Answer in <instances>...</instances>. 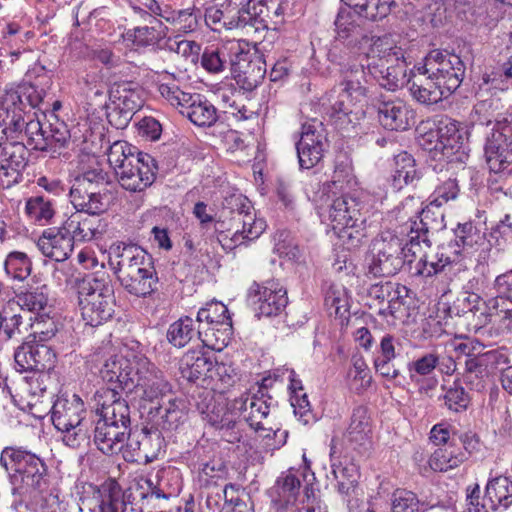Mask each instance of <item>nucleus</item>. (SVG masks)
Masks as SVG:
<instances>
[{"instance_id": "15", "label": "nucleus", "mask_w": 512, "mask_h": 512, "mask_svg": "<svg viewBox=\"0 0 512 512\" xmlns=\"http://www.w3.org/2000/svg\"><path fill=\"white\" fill-rule=\"evenodd\" d=\"M484 155L490 172L494 174H510L507 170L512 164V118L502 120L498 128H492L491 134L486 138Z\"/></svg>"}, {"instance_id": "6", "label": "nucleus", "mask_w": 512, "mask_h": 512, "mask_svg": "<svg viewBox=\"0 0 512 512\" xmlns=\"http://www.w3.org/2000/svg\"><path fill=\"white\" fill-rule=\"evenodd\" d=\"M366 204L359 198L343 194L333 200L329 209V219L334 233L347 245L357 248L367 238Z\"/></svg>"}, {"instance_id": "40", "label": "nucleus", "mask_w": 512, "mask_h": 512, "mask_svg": "<svg viewBox=\"0 0 512 512\" xmlns=\"http://www.w3.org/2000/svg\"><path fill=\"white\" fill-rule=\"evenodd\" d=\"M237 43L222 44L205 48L201 56V65L209 73L218 74L227 68L231 70Z\"/></svg>"}, {"instance_id": "1", "label": "nucleus", "mask_w": 512, "mask_h": 512, "mask_svg": "<svg viewBox=\"0 0 512 512\" xmlns=\"http://www.w3.org/2000/svg\"><path fill=\"white\" fill-rule=\"evenodd\" d=\"M335 25V42L341 43L350 49L360 50L363 45L370 43L372 48L375 40L380 37H370L367 31L358 23L356 15L347 8L339 10ZM383 38H389L384 36ZM371 49L365 53L366 63L351 65L342 71L341 81L334 87L332 93L335 98L328 110V116L332 124L338 130H348L349 127L359 121L360 114H363L361 106L368 97L370 76L367 70V55Z\"/></svg>"}, {"instance_id": "58", "label": "nucleus", "mask_w": 512, "mask_h": 512, "mask_svg": "<svg viewBox=\"0 0 512 512\" xmlns=\"http://www.w3.org/2000/svg\"><path fill=\"white\" fill-rule=\"evenodd\" d=\"M4 269L10 278L17 281H24L31 274L32 262L26 253L12 251L6 256Z\"/></svg>"}, {"instance_id": "48", "label": "nucleus", "mask_w": 512, "mask_h": 512, "mask_svg": "<svg viewBox=\"0 0 512 512\" xmlns=\"http://www.w3.org/2000/svg\"><path fill=\"white\" fill-rule=\"evenodd\" d=\"M195 321L189 317H181L170 324L167 331V340L174 347L182 348L186 346L196 335L199 339L202 337V330L199 326L195 328Z\"/></svg>"}, {"instance_id": "3", "label": "nucleus", "mask_w": 512, "mask_h": 512, "mask_svg": "<svg viewBox=\"0 0 512 512\" xmlns=\"http://www.w3.org/2000/svg\"><path fill=\"white\" fill-rule=\"evenodd\" d=\"M0 465L8 474L12 494L35 498L49 488V472L43 458L23 446L5 447Z\"/></svg>"}, {"instance_id": "30", "label": "nucleus", "mask_w": 512, "mask_h": 512, "mask_svg": "<svg viewBox=\"0 0 512 512\" xmlns=\"http://www.w3.org/2000/svg\"><path fill=\"white\" fill-rule=\"evenodd\" d=\"M75 242L70 233H65L64 224L58 228H47L37 240L40 252L50 259L63 262L69 258Z\"/></svg>"}, {"instance_id": "38", "label": "nucleus", "mask_w": 512, "mask_h": 512, "mask_svg": "<svg viewBox=\"0 0 512 512\" xmlns=\"http://www.w3.org/2000/svg\"><path fill=\"white\" fill-rule=\"evenodd\" d=\"M214 360L207 352L189 350L181 360L179 371L182 378L189 382L209 379Z\"/></svg>"}, {"instance_id": "28", "label": "nucleus", "mask_w": 512, "mask_h": 512, "mask_svg": "<svg viewBox=\"0 0 512 512\" xmlns=\"http://www.w3.org/2000/svg\"><path fill=\"white\" fill-rule=\"evenodd\" d=\"M377 113L380 124L391 131H405L415 124L414 109L401 99L380 100Z\"/></svg>"}, {"instance_id": "13", "label": "nucleus", "mask_w": 512, "mask_h": 512, "mask_svg": "<svg viewBox=\"0 0 512 512\" xmlns=\"http://www.w3.org/2000/svg\"><path fill=\"white\" fill-rule=\"evenodd\" d=\"M436 141L433 146L426 147L434 159L448 166L452 163H465L468 158V138L466 132L460 130L455 121L438 127Z\"/></svg>"}, {"instance_id": "18", "label": "nucleus", "mask_w": 512, "mask_h": 512, "mask_svg": "<svg viewBox=\"0 0 512 512\" xmlns=\"http://www.w3.org/2000/svg\"><path fill=\"white\" fill-rule=\"evenodd\" d=\"M29 156L27 146L21 141L0 142V181L3 188H11L23 181Z\"/></svg>"}, {"instance_id": "2", "label": "nucleus", "mask_w": 512, "mask_h": 512, "mask_svg": "<svg viewBox=\"0 0 512 512\" xmlns=\"http://www.w3.org/2000/svg\"><path fill=\"white\" fill-rule=\"evenodd\" d=\"M367 70L370 78L381 87L395 91L407 85L413 100L421 105L431 106L448 98L452 92H447L438 78L415 65L407 78V63L405 51L393 44L390 38H379L372 45L367 55Z\"/></svg>"}, {"instance_id": "53", "label": "nucleus", "mask_w": 512, "mask_h": 512, "mask_svg": "<svg viewBox=\"0 0 512 512\" xmlns=\"http://www.w3.org/2000/svg\"><path fill=\"white\" fill-rule=\"evenodd\" d=\"M155 409L156 413L160 414L161 421L158 424L163 430L177 429L185 418L184 402L176 398L169 399L165 405L158 403Z\"/></svg>"}, {"instance_id": "23", "label": "nucleus", "mask_w": 512, "mask_h": 512, "mask_svg": "<svg viewBox=\"0 0 512 512\" xmlns=\"http://www.w3.org/2000/svg\"><path fill=\"white\" fill-rule=\"evenodd\" d=\"M230 72L242 89L252 91L264 79L266 63L261 56L244 51L238 44Z\"/></svg>"}, {"instance_id": "25", "label": "nucleus", "mask_w": 512, "mask_h": 512, "mask_svg": "<svg viewBox=\"0 0 512 512\" xmlns=\"http://www.w3.org/2000/svg\"><path fill=\"white\" fill-rule=\"evenodd\" d=\"M204 21L211 30L220 32L222 29L245 28L251 22V17L249 11L238 8L235 1L225 0L220 5L206 8Z\"/></svg>"}, {"instance_id": "37", "label": "nucleus", "mask_w": 512, "mask_h": 512, "mask_svg": "<svg viewBox=\"0 0 512 512\" xmlns=\"http://www.w3.org/2000/svg\"><path fill=\"white\" fill-rule=\"evenodd\" d=\"M248 11L251 17L248 26L254 27L256 31L276 29L283 22L284 8L280 0H258L253 2Z\"/></svg>"}, {"instance_id": "33", "label": "nucleus", "mask_w": 512, "mask_h": 512, "mask_svg": "<svg viewBox=\"0 0 512 512\" xmlns=\"http://www.w3.org/2000/svg\"><path fill=\"white\" fill-rule=\"evenodd\" d=\"M99 216L76 211L63 222L65 233H70L74 242L97 239L102 235L104 228Z\"/></svg>"}, {"instance_id": "24", "label": "nucleus", "mask_w": 512, "mask_h": 512, "mask_svg": "<svg viewBox=\"0 0 512 512\" xmlns=\"http://www.w3.org/2000/svg\"><path fill=\"white\" fill-rule=\"evenodd\" d=\"M143 356H133L131 359L115 354L105 360L100 369V376L103 381L114 384L112 388H119L128 393L134 387V379L140 368V359Z\"/></svg>"}, {"instance_id": "39", "label": "nucleus", "mask_w": 512, "mask_h": 512, "mask_svg": "<svg viewBox=\"0 0 512 512\" xmlns=\"http://www.w3.org/2000/svg\"><path fill=\"white\" fill-rule=\"evenodd\" d=\"M180 113L199 127H210L218 119L216 107L203 95L194 93L187 98Z\"/></svg>"}, {"instance_id": "47", "label": "nucleus", "mask_w": 512, "mask_h": 512, "mask_svg": "<svg viewBox=\"0 0 512 512\" xmlns=\"http://www.w3.org/2000/svg\"><path fill=\"white\" fill-rule=\"evenodd\" d=\"M168 27L159 21L137 26L128 31V36L138 47H148L159 43L167 35Z\"/></svg>"}, {"instance_id": "11", "label": "nucleus", "mask_w": 512, "mask_h": 512, "mask_svg": "<svg viewBox=\"0 0 512 512\" xmlns=\"http://www.w3.org/2000/svg\"><path fill=\"white\" fill-rule=\"evenodd\" d=\"M143 90L133 81L116 82L109 90L111 111L107 113L109 123L117 129L126 128L134 114L143 106Z\"/></svg>"}, {"instance_id": "9", "label": "nucleus", "mask_w": 512, "mask_h": 512, "mask_svg": "<svg viewBox=\"0 0 512 512\" xmlns=\"http://www.w3.org/2000/svg\"><path fill=\"white\" fill-rule=\"evenodd\" d=\"M86 409L82 399L73 394L60 396L51 408V420L54 427L63 433V442L71 448H78L88 439L85 423Z\"/></svg>"}, {"instance_id": "4", "label": "nucleus", "mask_w": 512, "mask_h": 512, "mask_svg": "<svg viewBox=\"0 0 512 512\" xmlns=\"http://www.w3.org/2000/svg\"><path fill=\"white\" fill-rule=\"evenodd\" d=\"M107 156L117 182L124 190L142 192L154 183L158 165L150 154L126 141H116L109 147Z\"/></svg>"}, {"instance_id": "31", "label": "nucleus", "mask_w": 512, "mask_h": 512, "mask_svg": "<svg viewBox=\"0 0 512 512\" xmlns=\"http://www.w3.org/2000/svg\"><path fill=\"white\" fill-rule=\"evenodd\" d=\"M43 94L42 89H38L37 86L25 82L18 85L15 89L7 90L1 101V106L4 113L10 112V110L14 112L19 110L22 113L31 112L32 109L41 110Z\"/></svg>"}, {"instance_id": "12", "label": "nucleus", "mask_w": 512, "mask_h": 512, "mask_svg": "<svg viewBox=\"0 0 512 512\" xmlns=\"http://www.w3.org/2000/svg\"><path fill=\"white\" fill-rule=\"evenodd\" d=\"M225 208L230 209L234 234L232 241L242 244L244 240L257 239L265 230L266 222L258 218L250 200L241 195H231L225 199Z\"/></svg>"}, {"instance_id": "20", "label": "nucleus", "mask_w": 512, "mask_h": 512, "mask_svg": "<svg viewBox=\"0 0 512 512\" xmlns=\"http://www.w3.org/2000/svg\"><path fill=\"white\" fill-rule=\"evenodd\" d=\"M152 261V256L139 245L118 242L110 247L108 263L118 281L132 274L133 269L151 265Z\"/></svg>"}, {"instance_id": "63", "label": "nucleus", "mask_w": 512, "mask_h": 512, "mask_svg": "<svg viewBox=\"0 0 512 512\" xmlns=\"http://www.w3.org/2000/svg\"><path fill=\"white\" fill-rule=\"evenodd\" d=\"M82 91L89 105L101 107L106 104V85L98 76L84 77Z\"/></svg>"}, {"instance_id": "10", "label": "nucleus", "mask_w": 512, "mask_h": 512, "mask_svg": "<svg viewBox=\"0 0 512 512\" xmlns=\"http://www.w3.org/2000/svg\"><path fill=\"white\" fill-rule=\"evenodd\" d=\"M506 88L502 74L491 72L482 76L475 94L477 102L473 107L477 123L486 126L494 123L493 128H498L500 121L512 118V110L504 112V104L499 97V92Z\"/></svg>"}, {"instance_id": "41", "label": "nucleus", "mask_w": 512, "mask_h": 512, "mask_svg": "<svg viewBox=\"0 0 512 512\" xmlns=\"http://www.w3.org/2000/svg\"><path fill=\"white\" fill-rule=\"evenodd\" d=\"M466 460V452L454 443H449L437 448L429 457L428 464L433 471L446 472L460 466Z\"/></svg>"}, {"instance_id": "54", "label": "nucleus", "mask_w": 512, "mask_h": 512, "mask_svg": "<svg viewBox=\"0 0 512 512\" xmlns=\"http://www.w3.org/2000/svg\"><path fill=\"white\" fill-rule=\"evenodd\" d=\"M481 306H485V303L478 294L463 293L447 308V314L450 318L463 317L469 320L481 310Z\"/></svg>"}, {"instance_id": "8", "label": "nucleus", "mask_w": 512, "mask_h": 512, "mask_svg": "<svg viewBox=\"0 0 512 512\" xmlns=\"http://www.w3.org/2000/svg\"><path fill=\"white\" fill-rule=\"evenodd\" d=\"M81 316L86 325L98 327L112 318L115 296L108 277L88 276L76 279Z\"/></svg>"}, {"instance_id": "64", "label": "nucleus", "mask_w": 512, "mask_h": 512, "mask_svg": "<svg viewBox=\"0 0 512 512\" xmlns=\"http://www.w3.org/2000/svg\"><path fill=\"white\" fill-rule=\"evenodd\" d=\"M454 239L468 250L480 245L484 241V234L472 222H465L459 223L454 229Z\"/></svg>"}, {"instance_id": "35", "label": "nucleus", "mask_w": 512, "mask_h": 512, "mask_svg": "<svg viewBox=\"0 0 512 512\" xmlns=\"http://www.w3.org/2000/svg\"><path fill=\"white\" fill-rule=\"evenodd\" d=\"M123 289L136 297H148L158 290L159 278L154 266L151 265L133 269V273L122 277L119 281Z\"/></svg>"}, {"instance_id": "36", "label": "nucleus", "mask_w": 512, "mask_h": 512, "mask_svg": "<svg viewBox=\"0 0 512 512\" xmlns=\"http://www.w3.org/2000/svg\"><path fill=\"white\" fill-rule=\"evenodd\" d=\"M203 398L201 402L196 403V407L203 419L212 427L220 431H229L234 429L236 420L232 412L228 411L223 404L216 403L213 400L211 391H203L200 394Z\"/></svg>"}, {"instance_id": "57", "label": "nucleus", "mask_w": 512, "mask_h": 512, "mask_svg": "<svg viewBox=\"0 0 512 512\" xmlns=\"http://www.w3.org/2000/svg\"><path fill=\"white\" fill-rule=\"evenodd\" d=\"M439 365V355L426 353L407 363L409 378L412 383L420 384L424 377H429Z\"/></svg>"}, {"instance_id": "55", "label": "nucleus", "mask_w": 512, "mask_h": 512, "mask_svg": "<svg viewBox=\"0 0 512 512\" xmlns=\"http://www.w3.org/2000/svg\"><path fill=\"white\" fill-rule=\"evenodd\" d=\"M25 211L30 220L46 224L54 216V201L42 195L30 197L26 201Z\"/></svg>"}, {"instance_id": "19", "label": "nucleus", "mask_w": 512, "mask_h": 512, "mask_svg": "<svg viewBox=\"0 0 512 512\" xmlns=\"http://www.w3.org/2000/svg\"><path fill=\"white\" fill-rule=\"evenodd\" d=\"M3 132L23 134L27 140V145L33 150L47 151L49 148V136L43 130L42 124L36 117V112L22 113L10 110L3 117Z\"/></svg>"}, {"instance_id": "49", "label": "nucleus", "mask_w": 512, "mask_h": 512, "mask_svg": "<svg viewBox=\"0 0 512 512\" xmlns=\"http://www.w3.org/2000/svg\"><path fill=\"white\" fill-rule=\"evenodd\" d=\"M485 497L490 501L491 508L497 506L508 508L512 505V480L506 476H498L488 481Z\"/></svg>"}, {"instance_id": "43", "label": "nucleus", "mask_w": 512, "mask_h": 512, "mask_svg": "<svg viewBox=\"0 0 512 512\" xmlns=\"http://www.w3.org/2000/svg\"><path fill=\"white\" fill-rule=\"evenodd\" d=\"M395 170L388 178L393 191H400L404 186L418 179L415 160L411 154L402 152L395 157Z\"/></svg>"}, {"instance_id": "59", "label": "nucleus", "mask_w": 512, "mask_h": 512, "mask_svg": "<svg viewBox=\"0 0 512 512\" xmlns=\"http://www.w3.org/2000/svg\"><path fill=\"white\" fill-rule=\"evenodd\" d=\"M233 334L232 323L223 325H211L204 333L200 340L203 345L214 351H222L230 343Z\"/></svg>"}, {"instance_id": "34", "label": "nucleus", "mask_w": 512, "mask_h": 512, "mask_svg": "<svg viewBox=\"0 0 512 512\" xmlns=\"http://www.w3.org/2000/svg\"><path fill=\"white\" fill-rule=\"evenodd\" d=\"M90 512H128L125 495L120 484L112 478L104 481L96 490Z\"/></svg>"}, {"instance_id": "44", "label": "nucleus", "mask_w": 512, "mask_h": 512, "mask_svg": "<svg viewBox=\"0 0 512 512\" xmlns=\"http://www.w3.org/2000/svg\"><path fill=\"white\" fill-rule=\"evenodd\" d=\"M332 474L336 480V490L344 500L361 493L358 485L359 472L354 464L332 465Z\"/></svg>"}, {"instance_id": "26", "label": "nucleus", "mask_w": 512, "mask_h": 512, "mask_svg": "<svg viewBox=\"0 0 512 512\" xmlns=\"http://www.w3.org/2000/svg\"><path fill=\"white\" fill-rule=\"evenodd\" d=\"M267 379H263L262 386L259 387L255 394H248L235 399L233 402V410H238L248 425L255 431H266L262 421L267 418L270 413L272 398L264 393Z\"/></svg>"}, {"instance_id": "5", "label": "nucleus", "mask_w": 512, "mask_h": 512, "mask_svg": "<svg viewBox=\"0 0 512 512\" xmlns=\"http://www.w3.org/2000/svg\"><path fill=\"white\" fill-rule=\"evenodd\" d=\"M415 248L417 246L410 243V238L403 239L391 230L382 231L372 241L367 274L373 277L396 275L415 261Z\"/></svg>"}, {"instance_id": "50", "label": "nucleus", "mask_w": 512, "mask_h": 512, "mask_svg": "<svg viewBox=\"0 0 512 512\" xmlns=\"http://www.w3.org/2000/svg\"><path fill=\"white\" fill-rule=\"evenodd\" d=\"M202 16L201 10L193 6L178 11H170L167 16H164V20L176 27L179 32L187 34L199 28Z\"/></svg>"}, {"instance_id": "62", "label": "nucleus", "mask_w": 512, "mask_h": 512, "mask_svg": "<svg viewBox=\"0 0 512 512\" xmlns=\"http://www.w3.org/2000/svg\"><path fill=\"white\" fill-rule=\"evenodd\" d=\"M112 183L110 174L100 166L91 167L77 176L74 184L92 189H102L108 193L107 186Z\"/></svg>"}, {"instance_id": "17", "label": "nucleus", "mask_w": 512, "mask_h": 512, "mask_svg": "<svg viewBox=\"0 0 512 512\" xmlns=\"http://www.w3.org/2000/svg\"><path fill=\"white\" fill-rule=\"evenodd\" d=\"M133 382L134 387L128 393H135L143 402L158 404L171 391V385L162 371L146 357L140 359V368Z\"/></svg>"}, {"instance_id": "29", "label": "nucleus", "mask_w": 512, "mask_h": 512, "mask_svg": "<svg viewBox=\"0 0 512 512\" xmlns=\"http://www.w3.org/2000/svg\"><path fill=\"white\" fill-rule=\"evenodd\" d=\"M98 420L130 423V407L115 388H102L95 394Z\"/></svg>"}, {"instance_id": "21", "label": "nucleus", "mask_w": 512, "mask_h": 512, "mask_svg": "<svg viewBox=\"0 0 512 512\" xmlns=\"http://www.w3.org/2000/svg\"><path fill=\"white\" fill-rule=\"evenodd\" d=\"M14 361L18 372H45L53 369L56 353L45 343L27 341L16 348Z\"/></svg>"}, {"instance_id": "56", "label": "nucleus", "mask_w": 512, "mask_h": 512, "mask_svg": "<svg viewBox=\"0 0 512 512\" xmlns=\"http://www.w3.org/2000/svg\"><path fill=\"white\" fill-rule=\"evenodd\" d=\"M443 396L439 399L443 400V406L453 413H462L467 410L470 404V396L465 388L458 382L454 381L450 386H442Z\"/></svg>"}, {"instance_id": "7", "label": "nucleus", "mask_w": 512, "mask_h": 512, "mask_svg": "<svg viewBox=\"0 0 512 512\" xmlns=\"http://www.w3.org/2000/svg\"><path fill=\"white\" fill-rule=\"evenodd\" d=\"M397 219L404 223L410 243L420 247L432 246V236L445 228V215L441 207L429 202L424 208L414 197H407L397 207Z\"/></svg>"}, {"instance_id": "32", "label": "nucleus", "mask_w": 512, "mask_h": 512, "mask_svg": "<svg viewBox=\"0 0 512 512\" xmlns=\"http://www.w3.org/2000/svg\"><path fill=\"white\" fill-rule=\"evenodd\" d=\"M70 201L78 212L89 215H100L108 209L109 196L102 189H92L74 184L69 189Z\"/></svg>"}, {"instance_id": "16", "label": "nucleus", "mask_w": 512, "mask_h": 512, "mask_svg": "<svg viewBox=\"0 0 512 512\" xmlns=\"http://www.w3.org/2000/svg\"><path fill=\"white\" fill-rule=\"evenodd\" d=\"M329 145L323 123L312 119L302 125L301 137L296 143V151L301 169H311L324 156Z\"/></svg>"}, {"instance_id": "60", "label": "nucleus", "mask_w": 512, "mask_h": 512, "mask_svg": "<svg viewBox=\"0 0 512 512\" xmlns=\"http://www.w3.org/2000/svg\"><path fill=\"white\" fill-rule=\"evenodd\" d=\"M142 463L148 464L158 458L163 446L164 437L157 429L148 430L143 428L140 431Z\"/></svg>"}, {"instance_id": "51", "label": "nucleus", "mask_w": 512, "mask_h": 512, "mask_svg": "<svg viewBox=\"0 0 512 512\" xmlns=\"http://www.w3.org/2000/svg\"><path fill=\"white\" fill-rule=\"evenodd\" d=\"M17 304L23 311L34 313L35 316L46 313L48 307V289L45 285L36 287L16 295Z\"/></svg>"}, {"instance_id": "46", "label": "nucleus", "mask_w": 512, "mask_h": 512, "mask_svg": "<svg viewBox=\"0 0 512 512\" xmlns=\"http://www.w3.org/2000/svg\"><path fill=\"white\" fill-rule=\"evenodd\" d=\"M399 290H406V287L391 281H380L370 285L367 289L368 305L370 309H373L375 313L379 315L382 308L393 300V297Z\"/></svg>"}, {"instance_id": "61", "label": "nucleus", "mask_w": 512, "mask_h": 512, "mask_svg": "<svg viewBox=\"0 0 512 512\" xmlns=\"http://www.w3.org/2000/svg\"><path fill=\"white\" fill-rule=\"evenodd\" d=\"M444 165L441 166L440 172L444 173V180L441 184L437 185L434 192L431 195L430 202L436 205V207H442L450 200L456 199L459 193V187L455 178L448 176V167L444 171Z\"/></svg>"}, {"instance_id": "42", "label": "nucleus", "mask_w": 512, "mask_h": 512, "mask_svg": "<svg viewBox=\"0 0 512 512\" xmlns=\"http://www.w3.org/2000/svg\"><path fill=\"white\" fill-rule=\"evenodd\" d=\"M300 478L291 470L281 473L272 488L273 501L279 505H293L301 490Z\"/></svg>"}, {"instance_id": "27", "label": "nucleus", "mask_w": 512, "mask_h": 512, "mask_svg": "<svg viewBox=\"0 0 512 512\" xmlns=\"http://www.w3.org/2000/svg\"><path fill=\"white\" fill-rule=\"evenodd\" d=\"M130 423L97 420L94 428V443L107 456L120 453L130 436Z\"/></svg>"}, {"instance_id": "14", "label": "nucleus", "mask_w": 512, "mask_h": 512, "mask_svg": "<svg viewBox=\"0 0 512 512\" xmlns=\"http://www.w3.org/2000/svg\"><path fill=\"white\" fill-rule=\"evenodd\" d=\"M420 69L426 70L435 78H438L447 92H455L461 85L465 75V64L461 57L447 50H431L420 64Z\"/></svg>"}, {"instance_id": "22", "label": "nucleus", "mask_w": 512, "mask_h": 512, "mask_svg": "<svg viewBox=\"0 0 512 512\" xmlns=\"http://www.w3.org/2000/svg\"><path fill=\"white\" fill-rule=\"evenodd\" d=\"M248 300L259 316L278 315L287 305L286 290L276 281L254 283L248 293Z\"/></svg>"}, {"instance_id": "45", "label": "nucleus", "mask_w": 512, "mask_h": 512, "mask_svg": "<svg viewBox=\"0 0 512 512\" xmlns=\"http://www.w3.org/2000/svg\"><path fill=\"white\" fill-rule=\"evenodd\" d=\"M371 422L366 406L360 405L353 409L351 422L347 429L346 438L350 443L362 446L369 441Z\"/></svg>"}, {"instance_id": "52", "label": "nucleus", "mask_w": 512, "mask_h": 512, "mask_svg": "<svg viewBox=\"0 0 512 512\" xmlns=\"http://www.w3.org/2000/svg\"><path fill=\"white\" fill-rule=\"evenodd\" d=\"M420 247L415 248L417 251V256L415 257V261L411 263V265H407L409 272L413 276L429 278L438 273H441L445 265L440 262V257L437 252L435 254H428L426 252L421 253Z\"/></svg>"}]
</instances>
